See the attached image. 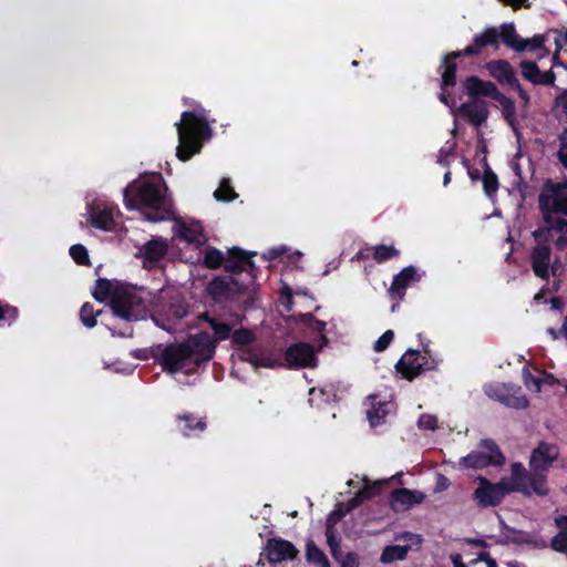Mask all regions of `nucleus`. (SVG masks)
Segmentation results:
<instances>
[{
    "mask_svg": "<svg viewBox=\"0 0 567 567\" xmlns=\"http://www.w3.org/2000/svg\"><path fill=\"white\" fill-rule=\"evenodd\" d=\"M555 45L558 51H560L565 45H567V29L555 30Z\"/></svg>",
    "mask_w": 567,
    "mask_h": 567,
    "instance_id": "obj_58",
    "label": "nucleus"
},
{
    "mask_svg": "<svg viewBox=\"0 0 567 567\" xmlns=\"http://www.w3.org/2000/svg\"><path fill=\"white\" fill-rule=\"evenodd\" d=\"M287 251L286 247H276L269 249L266 254H264V258L267 260H275L278 257L282 256Z\"/></svg>",
    "mask_w": 567,
    "mask_h": 567,
    "instance_id": "obj_60",
    "label": "nucleus"
},
{
    "mask_svg": "<svg viewBox=\"0 0 567 567\" xmlns=\"http://www.w3.org/2000/svg\"><path fill=\"white\" fill-rule=\"evenodd\" d=\"M365 250H372V258L378 264H383L392 258H396L400 251L393 245H378L374 247H368Z\"/></svg>",
    "mask_w": 567,
    "mask_h": 567,
    "instance_id": "obj_35",
    "label": "nucleus"
},
{
    "mask_svg": "<svg viewBox=\"0 0 567 567\" xmlns=\"http://www.w3.org/2000/svg\"><path fill=\"white\" fill-rule=\"evenodd\" d=\"M538 209L555 217H567V179H547L538 195Z\"/></svg>",
    "mask_w": 567,
    "mask_h": 567,
    "instance_id": "obj_8",
    "label": "nucleus"
},
{
    "mask_svg": "<svg viewBox=\"0 0 567 567\" xmlns=\"http://www.w3.org/2000/svg\"><path fill=\"white\" fill-rule=\"evenodd\" d=\"M202 235L200 230L197 227L188 226L186 224H181L177 230V236L181 239H184L188 243L198 241L199 236Z\"/></svg>",
    "mask_w": 567,
    "mask_h": 567,
    "instance_id": "obj_47",
    "label": "nucleus"
},
{
    "mask_svg": "<svg viewBox=\"0 0 567 567\" xmlns=\"http://www.w3.org/2000/svg\"><path fill=\"white\" fill-rule=\"evenodd\" d=\"M383 489V483L382 482H374L373 484H367L358 492L362 496L364 501L371 499L382 493Z\"/></svg>",
    "mask_w": 567,
    "mask_h": 567,
    "instance_id": "obj_50",
    "label": "nucleus"
},
{
    "mask_svg": "<svg viewBox=\"0 0 567 567\" xmlns=\"http://www.w3.org/2000/svg\"><path fill=\"white\" fill-rule=\"evenodd\" d=\"M409 545H389L381 553L380 561L382 564H391L396 560H404L410 551Z\"/></svg>",
    "mask_w": 567,
    "mask_h": 567,
    "instance_id": "obj_30",
    "label": "nucleus"
},
{
    "mask_svg": "<svg viewBox=\"0 0 567 567\" xmlns=\"http://www.w3.org/2000/svg\"><path fill=\"white\" fill-rule=\"evenodd\" d=\"M505 528L507 532H509L514 536L506 537L504 540H499L501 544H509V543L517 544V545L530 544V540L528 539V535L525 532L518 530V529H516L514 527H509V526H505Z\"/></svg>",
    "mask_w": 567,
    "mask_h": 567,
    "instance_id": "obj_48",
    "label": "nucleus"
},
{
    "mask_svg": "<svg viewBox=\"0 0 567 567\" xmlns=\"http://www.w3.org/2000/svg\"><path fill=\"white\" fill-rule=\"evenodd\" d=\"M551 247L535 245L529 252V264L534 275L543 280L549 279V267L551 259Z\"/></svg>",
    "mask_w": 567,
    "mask_h": 567,
    "instance_id": "obj_21",
    "label": "nucleus"
},
{
    "mask_svg": "<svg viewBox=\"0 0 567 567\" xmlns=\"http://www.w3.org/2000/svg\"><path fill=\"white\" fill-rule=\"evenodd\" d=\"M326 537L327 544L329 546L331 556L336 560H341L342 551H341V537L338 535V530L336 528H326Z\"/></svg>",
    "mask_w": 567,
    "mask_h": 567,
    "instance_id": "obj_38",
    "label": "nucleus"
},
{
    "mask_svg": "<svg viewBox=\"0 0 567 567\" xmlns=\"http://www.w3.org/2000/svg\"><path fill=\"white\" fill-rule=\"evenodd\" d=\"M451 558V561L453 564V567H467L464 561H463V557L461 554H452L450 556Z\"/></svg>",
    "mask_w": 567,
    "mask_h": 567,
    "instance_id": "obj_64",
    "label": "nucleus"
},
{
    "mask_svg": "<svg viewBox=\"0 0 567 567\" xmlns=\"http://www.w3.org/2000/svg\"><path fill=\"white\" fill-rule=\"evenodd\" d=\"M214 197L219 202H233L238 195L230 185L229 179H223L219 187L214 192Z\"/></svg>",
    "mask_w": 567,
    "mask_h": 567,
    "instance_id": "obj_45",
    "label": "nucleus"
},
{
    "mask_svg": "<svg viewBox=\"0 0 567 567\" xmlns=\"http://www.w3.org/2000/svg\"><path fill=\"white\" fill-rule=\"evenodd\" d=\"M239 359L241 361L250 363L255 368H272V361L269 357H264L255 352L249 347L239 349Z\"/></svg>",
    "mask_w": 567,
    "mask_h": 567,
    "instance_id": "obj_33",
    "label": "nucleus"
},
{
    "mask_svg": "<svg viewBox=\"0 0 567 567\" xmlns=\"http://www.w3.org/2000/svg\"><path fill=\"white\" fill-rule=\"evenodd\" d=\"M486 394L502 404L516 410H524L528 406L527 398L522 394L520 386L513 384H497L491 386Z\"/></svg>",
    "mask_w": 567,
    "mask_h": 567,
    "instance_id": "obj_16",
    "label": "nucleus"
},
{
    "mask_svg": "<svg viewBox=\"0 0 567 567\" xmlns=\"http://www.w3.org/2000/svg\"><path fill=\"white\" fill-rule=\"evenodd\" d=\"M188 311L189 305L182 295L161 293L154 301L152 319L157 327L174 332Z\"/></svg>",
    "mask_w": 567,
    "mask_h": 567,
    "instance_id": "obj_7",
    "label": "nucleus"
},
{
    "mask_svg": "<svg viewBox=\"0 0 567 567\" xmlns=\"http://www.w3.org/2000/svg\"><path fill=\"white\" fill-rule=\"evenodd\" d=\"M306 560L316 567H331L327 555L311 539L306 544Z\"/></svg>",
    "mask_w": 567,
    "mask_h": 567,
    "instance_id": "obj_31",
    "label": "nucleus"
},
{
    "mask_svg": "<svg viewBox=\"0 0 567 567\" xmlns=\"http://www.w3.org/2000/svg\"><path fill=\"white\" fill-rule=\"evenodd\" d=\"M318 350L308 342H297L289 346L285 351V360L290 369L316 368Z\"/></svg>",
    "mask_w": 567,
    "mask_h": 567,
    "instance_id": "obj_14",
    "label": "nucleus"
},
{
    "mask_svg": "<svg viewBox=\"0 0 567 567\" xmlns=\"http://www.w3.org/2000/svg\"><path fill=\"white\" fill-rule=\"evenodd\" d=\"M239 247L228 249L223 267L228 275L216 276L208 281L206 291L215 303H225L235 309V315L246 312L255 307L258 285V271L252 256Z\"/></svg>",
    "mask_w": 567,
    "mask_h": 567,
    "instance_id": "obj_1",
    "label": "nucleus"
},
{
    "mask_svg": "<svg viewBox=\"0 0 567 567\" xmlns=\"http://www.w3.org/2000/svg\"><path fill=\"white\" fill-rule=\"evenodd\" d=\"M364 502V499L362 498V496L360 495L359 492H357L352 498H350L347 504L344 505L346 507V512H352L353 509L358 508L362 503Z\"/></svg>",
    "mask_w": 567,
    "mask_h": 567,
    "instance_id": "obj_59",
    "label": "nucleus"
},
{
    "mask_svg": "<svg viewBox=\"0 0 567 567\" xmlns=\"http://www.w3.org/2000/svg\"><path fill=\"white\" fill-rule=\"evenodd\" d=\"M463 87L466 94L473 99L489 97L496 100L501 94L497 85L492 81H485L476 75H470L463 81Z\"/></svg>",
    "mask_w": 567,
    "mask_h": 567,
    "instance_id": "obj_22",
    "label": "nucleus"
},
{
    "mask_svg": "<svg viewBox=\"0 0 567 567\" xmlns=\"http://www.w3.org/2000/svg\"><path fill=\"white\" fill-rule=\"evenodd\" d=\"M17 316H18L17 308L9 307V306L2 307L0 305V321L4 320L7 318H17Z\"/></svg>",
    "mask_w": 567,
    "mask_h": 567,
    "instance_id": "obj_61",
    "label": "nucleus"
},
{
    "mask_svg": "<svg viewBox=\"0 0 567 567\" xmlns=\"http://www.w3.org/2000/svg\"><path fill=\"white\" fill-rule=\"evenodd\" d=\"M225 262V255L215 247H207L204 255L203 265L208 269H218Z\"/></svg>",
    "mask_w": 567,
    "mask_h": 567,
    "instance_id": "obj_37",
    "label": "nucleus"
},
{
    "mask_svg": "<svg viewBox=\"0 0 567 567\" xmlns=\"http://www.w3.org/2000/svg\"><path fill=\"white\" fill-rule=\"evenodd\" d=\"M89 223L97 229L112 231L115 228L113 212L110 208L95 209L90 212Z\"/></svg>",
    "mask_w": 567,
    "mask_h": 567,
    "instance_id": "obj_27",
    "label": "nucleus"
},
{
    "mask_svg": "<svg viewBox=\"0 0 567 567\" xmlns=\"http://www.w3.org/2000/svg\"><path fill=\"white\" fill-rule=\"evenodd\" d=\"M485 70L494 80L503 86L514 90L520 100L523 107L530 104V95L519 83L513 65L507 60H492L484 65Z\"/></svg>",
    "mask_w": 567,
    "mask_h": 567,
    "instance_id": "obj_10",
    "label": "nucleus"
},
{
    "mask_svg": "<svg viewBox=\"0 0 567 567\" xmlns=\"http://www.w3.org/2000/svg\"><path fill=\"white\" fill-rule=\"evenodd\" d=\"M341 567H359V556L354 551H349L338 560Z\"/></svg>",
    "mask_w": 567,
    "mask_h": 567,
    "instance_id": "obj_56",
    "label": "nucleus"
},
{
    "mask_svg": "<svg viewBox=\"0 0 567 567\" xmlns=\"http://www.w3.org/2000/svg\"><path fill=\"white\" fill-rule=\"evenodd\" d=\"M102 313V310L95 311L93 305L84 302L80 309V319L83 326L86 328H93L96 326V317Z\"/></svg>",
    "mask_w": 567,
    "mask_h": 567,
    "instance_id": "obj_43",
    "label": "nucleus"
},
{
    "mask_svg": "<svg viewBox=\"0 0 567 567\" xmlns=\"http://www.w3.org/2000/svg\"><path fill=\"white\" fill-rule=\"evenodd\" d=\"M178 430L186 437L198 436L206 427V419L197 417L192 413H184L176 416Z\"/></svg>",
    "mask_w": 567,
    "mask_h": 567,
    "instance_id": "obj_24",
    "label": "nucleus"
},
{
    "mask_svg": "<svg viewBox=\"0 0 567 567\" xmlns=\"http://www.w3.org/2000/svg\"><path fill=\"white\" fill-rule=\"evenodd\" d=\"M482 181L484 193L486 194V196L493 197L498 190L499 183L497 175L492 171V168L487 164L484 169Z\"/></svg>",
    "mask_w": 567,
    "mask_h": 567,
    "instance_id": "obj_39",
    "label": "nucleus"
},
{
    "mask_svg": "<svg viewBox=\"0 0 567 567\" xmlns=\"http://www.w3.org/2000/svg\"><path fill=\"white\" fill-rule=\"evenodd\" d=\"M550 546L558 553H567V535L560 530L550 542Z\"/></svg>",
    "mask_w": 567,
    "mask_h": 567,
    "instance_id": "obj_52",
    "label": "nucleus"
},
{
    "mask_svg": "<svg viewBox=\"0 0 567 567\" xmlns=\"http://www.w3.org/2000/svg\"><path fill=\"white\" fill-rule=\"evenodd\" d=\"M224 308H228L230 312V317L234 318L233 322H226L221 320L220 318L210 315L209 312H203L198 316V319L200 321H204L208 323V327L213 330L214 336H210L206 331H200L199 333H204L208 337V340L213 343L214 348V354L216 353V347L220 341L228 340L230 338L231 331L236 323L240 322L245 316V312H240V316H236L235 309L230 308L229 306H226L225 303H220Z\"/></svg>",
    "mask_w": 567,
    "mask_h": 567,
    "instance_id": "obj_11",
    "label": "nucleus"
},
{
    "mask_svg": "<svg viewBox=\"0 0 567 567\" xmlns=\"http://www.w3.org/2000/svg\"><path fill=\"white\" fill-rule=\"evenodd\" d=\"M439 99L440 101L447 105V106H451L454 104V99L452 97L451 93L447 91V89H442V92L439 94Z\"/></svg>",
    "mask_w": 567,
    "mask_h": 567,
    "instance_id": "obj_62",
    "label": "nucleus"
},
{
    "mask_svg": "<svg viewBox=\"0 0 567 567\" xmlns=\"http://www.w3.org/2000/svg\"><path fill=\"white\" fill-rule=\"evenodd\" d=\"M394 339V332L386 330L383 334L374 342L373 349L375 352H383Z\"/></svg>",
    "mask_w": 567,
    "mask_h": 567,
    "instance_id": "obj_51",
    "label": "nucleus"
},
{
    "mask_svg": "<svg viewBox=\"0 0 567 567\" xmlns=\"http://www.w3.org/2000/svg\"><path fill=\"white\" fill-rule=\"evenodd\" d=\"M555 109H560L567 115V87L561 89L560 92L555 96L553 110Z\"/></svg>",
    "mask_w": 567,
    "mask_h": 567,
    "instance_id": "obj_55",
    "label": "nucleus"
},
{
    "mask_svg": "<svg viewBox=\"0 0 567 567\" xmlns=\"http://www.w3.org/2000/svg\"><path fill=\"white\" fill-rule=\"evenodd\" d=\"M522 470L519 466L511 467V476L492 483L484 476L478 477V487L473 493V499L482 508L498 506L505 496L511 493H520L530 497L527 486L520 482Z\"/></svg>",
    "mask_w": 567,
    "mask_h": 567,
    "instance_id": "obj_6",
    "label": "nucleus"
},
{
    "mask_svg": "<svg viewBox=\"0 0 567 567\" xmlns=\"http://www.w3.org/2000/svg\"><path fill=\"white\" fill-rule=\"evenodd\" d=\"M421 276L414 266L404 267L399 274L393 277L392 284L388 289V295L393 305L391 311L395 312L400 302L404 299L406 289L414 282H419Z\"/></svg>",
    "mask_w": 567,
    "mask_h": 567,
    "instance_id": "obj_13",
    "label": "nucleus"
},
{
    "mask_svg": "<svg viewBox=\"0 0 567 567\" xmlns=\"http://www.w3.org/2000/svg\"><path fill=\"white\" fill-rule=\"evenodd\" d=\"M487 47H492L495 50L499 48L498 29L495 27H487L481 33L475 34L472 43L461 51L462 54H465L466 56H478Z\"/></svg>",
    "mask_w": 567,
    "mask_h": 567,
    "instance_id": "obj_20",
    "label": "nucleus"
},
{
    "mask_svg": "<svg viewBox=\"0 0 567 567\" xmlns=\"http://www.w3.org/2000/svg\"><path fill=\"white\" fill-rule=\"evenodd\" d=\"M307 320H308L307 326L309 327V329L312 330L313 332H317L320 334V346L318 349V351H320L323 347H326L328 344V338L324 334L327 323L323 320L317 319L311 313L307 315Z\"/></svg>",
    "mask_w": 567,
    "mask_h": 567,
    "instance_id": "obj_42",
    "label": "nucleus"
},
{
    "mask_svg": "<svg viewBox=\"0 0 567 567\" xmlns=\"http://www.w3.org/2000/svg\"><path fill=\"white\" fill-rule=\"evenodd\" d=\"M230 338H231V342L235 346H239L241 348L248 347L256 339L254 332L246 328H239L237 330H233Z\"/></svg>",
    "mask_w": 567,
    "mask_h": 567,
    "instance_id": "obj_44",
    "label": "nucleus"
},
{
    "mask_svg": "<svg viewBox=\"0 0 567 567\" xmlns=\"http://www.w3.org/2000/svg\"><path fill=\"white\" fill-rule=\"evenodd\" d=\"M417 425L423 430H435L437 427V419L430 414H422L419 417Z\"/></svg>",
    "mask_w": 567,
    "mask_h": 567,
    "instance_id": "obj_53",
    "label": "nucleus"
},
{
    "mask_svg": "<svg viewBox=\"0 0 567 567\" xmlns=\"http://www.w3.org/2000/svg\"><path fill=\"white\" fill-rule=\"evenodd\" d=\"M461 50L452 51L443 55L439 72L441 73V89H449L456 85V60L465 58Z\"/></svg>",
    "mask_w": 567,
    "mask_h": 567,
    "instance_id": "obj_23",
    "label": "nucleus"
},
{
    "mask_svg": "<svg viewBox=\"0 0 567 567\" xmlns=\"http://www.w3.org/2000/svg\"><path fill=\"white\" fill-rule=\"evenodd\" d=\"M167 251L168 245L163 238H153L145 243L142 248L144 259L153 264L163 259Z\"/></svg>",
    "mask_w": 567,
    "mask_h": 567,
    "instance_id": "obj_26",
    "label": "nucleus"
},
{
    "mask_svg": "<svg viewBox=\"0 0 567 567\" xmlns=\"http://www.w3.org/2000/svg\"><path fill=\"white\" fill-rule=\"evenodd\" d=\"M450 486H451L450 480L445 475L437 473L434 492H436V493L444 492Z\"/></svg>",
    "mask_w": 567,
    "mask_h": 567,
    "instance_id": "obj_57",
    "label": "nucleus"
},
{
    "mask_svg": "<svg viewBox=\"0 0 567 567\" xmlns=\"http://www.w3.org/2000/svg\"><path fill=\"white\" fill-rule=\"evenodd\" d=\"M213 347L206 334H190L185 341L169 343L164 348L161 365L164 371L172 374L195 371L214 358Z\"/></svg>",
    "mask_w": 567,
    "mask_h": 567,
    "instance_id": "obj_3",
    "label": "nucleus"
},
{
    "mask_svg": "<svg viewBox=\"0 0 567 567\" xmlns=\"http://www.w3.org/2000/svg\"><path fill=\"white\" fill-rule=\"evenodd\" d=\"M522 38L516 32L514 23H503L498 30V43L502 41L506 47L515 50L516 52H524V47L520 44Z\"/></svg>",
    "mask_w": 567,
    "mask_h": 567,
    "instance_id": "obj_29",
    "label": "nucleus"
},
{
    "mask_svg": "<svg viewBox=\"0 0 567 567\" xmlns=\"http://www.w3.org/2000/svg\"><path fill=\"white\" fill-rule=\"evenodd\" d=\"M349 512H346L344 504L339 503L337 504L336 508L330 512V514L327 517L326 522V528H336V524L342 519Z\"/></svg>",
    "mask_w": 567,
    "mask_h": 567,
    "instance_id": "obj_49",
    "label": "nucleus"
},
{
    "mask_svg": "<svg viewBox=\"0 0 567 567\" xmlns=\"http://www.w3.org/2000/svg\"><path fill=\"white\" fill-rule=\"evenodd\" d=\"M425 498L426 495L421 491L401 487L391 492L389 503L395 513H401L411 509L414 505L422 504Z\"/></svg>",
    "mask_w": 567,
    "mask_h": 567,
    "instance_id": "obj_19",
    "label": "nucleus"
},
{
    "mask_svg": "<svg viewBox=\"0 0 567 567\" xmlns=\"http://www.w3.org/2000/svg\"><path fill=\"white\" fill-rule=\"evenodd\" d=\"M557 158L560 164L567 169V146H559L557 151Z\"/></svg>",
    "mask_w": 567,
    "mask_h": 567,
    "instance_id": "obj_63",
    "label": "nucleus"
},
{
    "mask_svg": "<svg viewBox=\"0 0 567 567\" xmlns=\"http://www.w3.org/2000/svg\"><path fill=\"white\" fill-rule=\"evenodd\" d=\"M161 179L140 178L124 189V204L128 209H141L152 223L169 219L174 210L165 197Z\"/></svg>",
    "mask_w": 567,
    "mask_h": 567,
    "instance_id": "obj_2",
    "label": "nucleus"
},
{
    "mask_svg": "<svg viewBox=\"0 0 567 567\" xmlns=\"http://www.w3.org/2000/svg\"><path fill=\"white\" fill-rule=\"evenodd\" d=\"M461 464L468 468H484L493 465L491 456L484 452L473 451L462 457Z\"/></svg>",
    "mask_w": 567,
    "mask_h": 567,
    "instance_id": "obj_34",
    "label": "nucleus"
},
{
    "mask_svg": "<svg viewBox=\"0 0 567 567\" xmlns=\"http://www.w3.org/2000/svg\"><path fill=\"white\" fill-rule=\"evenodd\" d=\"M70 256L75 261V264L80 266H89L90 257L87 254V249L85 246L81 244H75L70 247Z\"/></svg>",
    "mask_w": 567,
    "mask_h": 567,
    "instance_id": "obj_46",
    "label": "nucleus"
},
{
    "mask_svg": "<svg viewBox=\"0 0 567 567\" xmlns=\"http://www.w3.org/2000/svg\"><path fill=\"white\" fill-rule=\"evenodd\" d=\"M497 103H499L502 109V115L506 123L516 130L517 118H516V105L515 102L506 96L503 92L496 97L495 100Z\"/></svg>",
    "mask_w": 567,
    "mask_h": 567,
    "instance_id": "obj_32",
    "label": "nucleus"
},
{
    "mask_svg": "<svg viewBox=\"0 0 567 567\" xmlns=\"http://www.w3.org/2000/svg\"><path fill=\"white\" fill-rule=\"evenodd\" d=\"M544 221L543 226L537 227L532 237L536 245L550 246L549 241L553 234H558L554 240V247L558 251L567 249V218L550 216L546 213H540Z\"/></svg>",
    "mask_w": 567,
    "mask_h": 567,
    "instance_id": "obj_9",
    "label": "nucleus"
},
{
    "mask_svg": "<svg viewBox=\"0 0 567 567\" xmlns=\"http://www.w3.org/2000/svg\"><path fill=\"white\" fill-rule=\"evenodd\" d=\"M264 550L270 564L295 560L299 554L298 548L291 542L280 537L268 538Z\"/></svg>",
    "mask_w": 567,
    "mask_h": 567,
    "instance_id": "obj_17",
    "label": "nucleus"
},
{
    "mask_svg": "<svg viewBox=\"0 0 567 567\" xmlns=\"http://www.w3.org/2000/svg\"><path fill=\"white\" fill-rule=\"evenodd\" d=\"M481 446L485 449L488 453H486L488 456H491L493 465L501 466L505 462V456L502 453L499 446L495 443L492 439H484L481 442Z\"/></svg>",
    "mask_w": 567,
    "mask_h": 567,
    "instance_id": "obj_41",
    "label": "nucleus"
},
{
    "mask_svg": "<svg viewBox=\"0 0 567 567\" xmlns=\"http://www.w3.org/2000/svg\"><path fill=\"white\" fill-rule=\"evenodd\" d=\"M522 78L535 86H556V73L553 70L542 71L536 61L522 60L519 62Z\"/></svg>",
    "mask_w": 567,
    "mask_h": 567,
    "instance_id": "obj_18",
    "label": "nucleus"
},
{
    "mask_svg": "<svg viewBox=\"0 0 567 567\" xmlns=\"http://www.w3.org/2000/svg\"><path fill=\"white\" fill-rule=\"evenodd\" d=\"M327 393L322 389L311 388L309 391V403L311 406L319 405L320 401H327Z\"/></svg>",
    "mask_w": 567,
    "mask_h": 567,
    "instance_id": "obj_54",
    "label": "nucleus"
},
{
    "mask_svg": "<svg viewBox=\"0 0 567 567\" xmlns=\"http://www.w3.org/2000/svg\"><path fill=\"white\" fill-rule=\"evenodd\" d=\"M396 372L401 378L413 381L424 371L433 370L434 362L419 350L409 349L395 364Z\"/></svg>",
    "mask_w": 567,
    "mask_h": 567,
    "instance_id": "obj_12",
    "label": "nucleus"
},
{
    "mask_svg": "<svg viewBox=\"0 0 567 567\" xmlns=\"http://www.w3.org/2000/svg\"><path fill=\"white\" fill-rule=\"evenodd\" d=\"M545 41H546L545 35L535 34L530 39L522 38L519 45L524 47V51L542 52V54L538 55V59H540L542 56L548 54V50L545 48Z\"/></svg>",
    "mask_w": 567,
    "mask_h": 567,
    "instance_id": "obj_36",
    "label": "nucleus"
},
{
    "mask_svg": "<svg viewBox=\"0 0 567 567\" xmlns=\"http://www.w3.org/2000/svg\"><path fill=\"white\" fill-rule=\"evenodd\" d=\"M461 112L467 117L468 122L476 127L482 126L489 115L485 101L463 104Z\"/></svg>",
    "mask_w": 567,
    "mask_h": 567,
    "instance_id": "obj_25",
    "label": "nucleus"
},
{
    "mask_svg": "<svg viewBox=\"0 0 567 567\" xmlns=\"http://www.w3.org/2000/svg\"><path fill=\"white\" fill-rule=\"evenodd\" d=\"M371 402V408L367 411V416L372 427L381 425L385 423V417L389 414L390 402L375 401L377 395L369 396Z\"/></svg>",
    "mask_w": 567,
    "mask_h": 567,
    "instance_id": "obj_28",
    "label": "nucleus"
},
{
    "mask_svg": "<svg viewBox=\"0 0 567 567\" xmlns=\"http://www.w3.org/2000/svg\"><path fill=\"white\" fill-rule=\"evenodd\" d=\"M113 290L114 289H112V284L110 280L105 278H99L92 295L96 301L104 302L107 299L111 300Z\"/></svg>",
    "mask_w": 567,
    "mask_h": 567,
    "instance_id": "obj_40",
    "label": "nucleus"
},
{
    "mask_svg": "<svg viewBox=\"0 0 567 567\" xmlns=\"http://www.w3.org/2000/svg\"><path fill=\"white\" fill-rule=\"evenodd\" d=\"M205 112L203 107L199 111H184L181 122L175 124L178 135L176 157L181 162H187L199 154L204 142L212 138L213 130Z\"/></svg>",
    "mask_w": 567,
    "mask_h": 567,
    "instance_id": "obj_5",
    "label": "nucleus"
},
{
    "mask_svg": "<svg viewBox=\"0 0 567 567\" xmlns=\"http://www.w3.org/2000/svg\"><path fill=\"white\" fill-rule=\"evenodd\" d=\"M141 298L125 288H114L110 306L115 316L131 321L136 320L135 307L141 303Z\"/></svg>",
    "mask_w": 567,
    "mask_h": 567,
    "instance_id": "obj_15",
    "label": "nucleus"
},
{
    "mask_svg": "<svg viewBox=\"0 0 567 567\" xmlns=\"http://www.w3.org/2000/svg\"><path fill=\"white\" fill-rule=\"evenodd\" d=\"M559 454L560 451L557 444L540 441L530 453L529 471L520 462L512 463V468L520 467V482L527 486L530 496H547L549 494L548 472L553 463L558 460Z\"/></svg>",
    "mask_w": 567,
    "mask_h": 567,
    "instance_id": "obj_4",
    "label": "nucleus"
}]
</instances>
